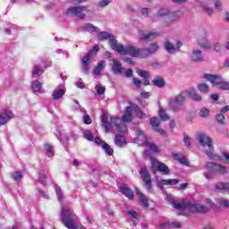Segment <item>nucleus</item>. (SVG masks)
Listing matches in <instances>:
<instances>
[{
  "label": "nucleus",
  "instance_id": "nucleus-36",
  "mask_svg": "<svg viewBox=\"0 0 229 229\" xmlns=\"http://www.w3.org/2000/svg\"><path fill=\"white\" fill-rule=\"evenodd\" d=\"M199 117H202V119H208V116L210 115V111L206 107H202L199 110Z\"/></svg>",
  "mask_w": 229,
  "mask_h": 229
},
{
  "label": "nucleus",
  "instance_id": "nucleus-63",
  "mask_svg": "<svg viewBox=\"0 0 229 229\" xmlns=\"http://www.w3.org/2000/svg\"><path fill=\"white\" fill-rule=\"evenodd\" d=\"M199 44L201 46V47H204V49H210V43H208L207 41L204 43L199 41Z\"/></svg>",
  "mask_w": 229,
  "mask_h": 229
},
{
  "label": "nucleus",
  "instance_id": "nucleus-17",
  "mask_svg": "<svg viewBox=\"0 0 229 229\" xmlns=\"http://www.w3.org/2000/svg\"><path fill=\"white\" fill-rule=\"evenodd\" d=\"M134 142H136V144H140V146L148 144V137H146L142 130L138 129L136 131V137L134 138Z\"/></svg>",
  "mask_w": 229,
  "mask_h": 229
},
{
  "label": "nucleus",
  "instance_id": "nucleus-48",
  "mask_svg": "<svg viewBox=\"0 0 229 229\" xmlns=\"http://www.w3.org/2000/svg\"><path fill=\"white\" fill-rule=\"evenodd\" d=\"M95 89H96L97 94H98V96H103V94H105L106 89L101 84H97Z\"/></svg>",
  "mask_w": 229,
  "mask_h": 229
},
{
  "label": "nucleus",
  "instance_id": "nucleus-47",
  "mask_svg": "<svg viewBox=\"0 0 229 229\" xmlns=\"http://www.w3.org/2000/svg\"><path fill=\"white\" fill-rule=\"evenodd\" d=\"M83 122L85 124H92V119H90V116L87 114V111L83 109Z\"/></svg>",
  "mask_w": 229,
  "mask_h": 229
},
{
  "label": "nucleus",
  "instance_id": "nucleus-52",
  "mask_svg": "<svg viewBox=\"0 0 229 229\" xmlns=\"http://www.w3.org/2000/svg\"><path fill=\"white\" fill-rule=\"evenodd\" d=\"M150 124L152 128H157L160 124V120L157 117L150 118Z\"/></svg>",
  "mask_w": 229,
  "mask_h": 229
},
{
  "label": "nucleus",
  "instance_id": "nucleus-5",
  "mask_svg": "<svg viewBox=\"0 0 229 229\" xmlns=\"http://www.w3.org/2000/svg\"><path fill=\"white\" fill-rule=\"evenodd\" d=\"M98 40H109L110 47L114 49V51L119 55H126L127 46L124 47L123 44L117 42L114 35L106 31L98 32Z\"/></svg>",
  "mask_w": 229,
  "mask_h": 229
},
{
  "label": "nucleus",
  "instance_id": "nucleus-4",
  "mask_svg": "<svg viewBox=\"0 0 229 229\" xmlns=\"http://www.w3.org/2000/svg\"><path fill=\"white\" fill-rule=\"evenodd\" d=\"M174 208L180 210V212H199L200 214H207L208 212V208L201 204H191L189 200L183 199L182 203H174Z\"/></svg>",
  "mask_w": 229,
  "mask_h": 229
},
{
  "label": "nucleus",
  "instance_id": "nucleus-43",
  "mask_svg": "<svg viewBox=\"0 0 229 229\" xmlns=\"http://www.w3.org/2000/svg\"><path fill=\"white\" fill-rule=\"evenodd\" d=\"M138 38H140V40H148V32L145 30H139Z\"/></svg>",
  "mask_w": 229,
  "mask_h": 229
},
{
  "label": "nucleus",
  "instance_id": "nucleus-29",
  "mask_svg": "<svg viewBox=\"0 0 229 229\" xmlns=\"http://www.w3.org/2000/svg\"><path fill=\"white\" fill-rule=\"evenodd\" d=\"M81 28L84 31H89V33H94V31H98V27L94 26L92 23H87Z\"/></svg>",
  "mask_w": 229,
  "mask_h": 229
},
{
  "label": "nucleus",
  "instance_id": "nucleus-9",
  "mask_svg": "<svg viewBox=\"0 0 229 229\" xmlns=\"http://www.w3.org/2000/svg\"><path fill=\"white\" fill-rule=\"evenodd\" d=\"M187 91H183L181 94L177 95L174 98H171L168 100V106L174 111H178V106L183 105L185 99H187Z\"/></svg>",
  "mask_w": 229,
  "mask_h": 229
},
{
  "label": "nucleus",
  "instance_id": "nucleus-42",
  "mask_svg": "<svg viewBox=\"0 0 229 229\" xmlns=\"http://www.w3.org/2000/svg\"><path fill=\"white\" fill-rule=\"evenodd\" d=\"M157 17H167L169 15V9L161 8L157 13Z\"/></svg>",
  "mask_w": 229,
  "mask_h": 229
},
{
  "label": "nucleus",
  "instance_id": "nucleus-60",
  "mask_svg": "<svg viewBox=\"0 0 229 229\" xmlns=\"http://www.w3.org/2000/svg\"><path fill=\"white\" fill-rule=\"evenodd\" d=\"M151 13V9L149 8H142L141 9V15H144V17H148Z\"/></svg>",
  "mask_w": 229,
  "mask_h": 229
},
{
  "label": "nucleus",
  "instance_id": "nucleus-26",
  "mask_svg": "<svg viewBox=\"0 0 229 229\" xmlns=\"http://www.w3.org/2000/svg\"><path fill=\"white\" fill-rule=\"evenodd\" d=\"M114 144H116L118 147L126 146V139L123 138L121 134H117L114 137Z\"/></svg>",
  "mask_w": 229,
  "mask_h": 229
},
{
  "label": "nucleus",
  "instance_id": "nucleus-14",
  "mask_svg": "<svg viewBox=\"0 0 229 229\" xmlns=\"http://www.w3.org/2000/svg\"><path fill=\"white\" fill-rule=\"evenodd\" d=\"M13 119V112L10 109H4L0 112V126L8 124Z\"/></svg>",
  "mask_w": 229,
  "mask_h": 229
},
{
  "label": "nucleus",
  "instance_id": "nucleus-41",
  "mask_svg": "<svg viewBox=\"0 0 229 229\" xmlns=\"http://www.w3.org/2000/svg\"><path fill=\"white\" fill-rule=\"evenodd\" d=\"M83 135L84 139H86V140H89L90 142H94V140H96V138L94 139L92 132L89 130H85Z\"/></svg>",
  "mask_w": 229,
  "mask_h": 229
},
{
  "label": "nucleus",
  "instance_id": "nucleus-40",
  "mask_svg": "<svg viewBox=\"0 0 229 229\" xmlns=\"http://www.w3.org/2000/svg\"><path fill=\"white\" fill-rule=\"evenodd\" d=\"M133 112H135L138 119H144L146 117V113L140 110L138 106H136V108L133 109Z\"/></svg>",
  "mask_w": 229,
  "mask_h": 229
},
{
  "label": "nucleus",
  "instance_id": "nucleus-37",
  "mask_svg": "<svg viewBox=\"0 0 229 229\" xmlns=\"http://www.w3.org/2000/svg\"><path fill=\"white\" fill-rule=\"evenodd\" d=\"M47 180V176L46 175V173L41 172V173L38 174L37 182L41 183V185H46Z\"/></svg>",
  "mask_w": 229,
  "mask_h": 229
},
{
  "label": "nucleus",
  "instance_id": "nucleus-6",
  "mask_svg": "<svg viewBox=\"0 0 229 229\" xmlns=\"http://www.w3.org/2000/svg\"><path fill=\"white\" fill-rule=\"evenodd\" d=\"M61 219L63 225L68 229H78L80 228V223L74 219V212L68 207L64 206L61 208Z\"/></svg>",
  "mask_w": 229,
  "mask_h": 229
},
{
  "label": "nucleus",
  "instance_id": "nucleus-50",
  "mask_svg": "<svg viewBox=\"0 0 229 229\" xmlns=\"http://www.w3.org/2000/svg\"><path fill=\"white\" fill-rule=\"evenodd\" d=\"M165 226H172V228H182V224L180 222H168L164 224Z\"/></svg>",
  "mask_w": 229,
  "mask_h": 229
},
{
  "label": "nucleus",
  "instance_id": "nucleus-18",
  "mask_svg": "<svg viewBox=\"0 0 229 229\" xmlns=\"http://www.w3.org/2000/svg\"><path fill=\"white\" fill-rule=\"evenodd\" d=\"M180 183V180L178 179H163L157 182V187L160 189H164V185H178Z\"/></svg>",
  "mask_w": 229,
  "mask_h": 229
},
{
  "label": "nucleus",
  "instance_id": "nucleus-35",
  "mask_svg": "<svg viewBox=\"0 0 229 229\" xmlns=\"http://www.w3.org/2000/svg\"><path fill=\"white\" fill-rule=\"evenodd\" d=\"M45 151L48 157H55V148L49 144L45 145Z\"/></svg>",
  "mask_w": 229,
  "mask_h": 229
},
{
  "label": "nucleus",
  "instance_id": "nucleus-2",
  "mask_svg": "<svg viewBox=\"0 0 229 229\" xmlns=\"http://www.w3.org/2000/svg\"><path fill=\"white\" fill-rule=\"evenodd\" d=\"M160 49L158 43H151L148 48H139L131 45H128L125 55H130L133 58H148L150 55H155Z\"/></svg>",
  "mask_w": 229,
  "mask_h": 229
},
{
  "label": "nucleus",
  "instance_id": "nucleus-44",
  "mask_svg": "<svg viewBox=\"0 0 229 229\" xmlns=\"http://www.w3.org/2000/svg\"><path fill=\"white\" fill-rule=\"evenodd\" d=\"M145 146H147V148L153 151V153H158L160 151V149L155 143H149V141H148Z\"/></svg>",
  "mask_w": 229,
  "mask_h": 229
},
{
  "label": "nucleus",
  "instance_id": "nucleus-58",
  "mask_svg": "<svg viewBox=\"0 0 229 229\" xmlns=\"http://www.w3.org/2000/svg\"><path fill=\"white\" fill-rule=\"evenodd\" d=\"M183 138H184L185 146H187L189 148L191 146V142H192V140H191V138L187 134H184Z\"/></svg>",
  "mask_w": 229,
  "mask_h": 229
},
{
  "label": "nucleus",
  "instance_id": "nucleus-46",
  "mask_svg": "<svg viewBox=\"0 0 229 229\" xmlns=\"http://www.w3.org/2000/svg\"><path fill=\"white\" fill-rule=\"evenodd\" d=\"M205 203L208 205V207H210L213 210H216V212L219 210V207L212 202L210 199H206Z\"/></svg>",
  "mask_w": 229,
  "mask_h": 229
},
{
  "label": "nucleus",
  "instance_id": "nucleus-33",
  "mask_svg": "<svg viewBox=\"0 0 229 229\" xmlns=\"http://www.w3.org/2000/svg\"><path fill=\"white\" fill-rule=\"evenodd\" d=\"M31 89L34 92H42V83L38 81H35L32 82Z\"/></svg>",
  "mask_w": 229,
  "mask_h": 229
},
{
  "label": "nucleus",
  "instance_id": "nucleus-28",
  "mask_svg": "<svg viewBox=\"0 0 229 229\" xmlns=\"http://www.w3.org/2000/svg\"><path fill=\"white\" fill-rule=\"evenodd\" d=\"M120 192H123L128 199H133V191L130 188H120Z\"/></svg>",
  "mask_w": 229,
  "mask_h": 229
},
{
  "label": "nucleus",
  "instance_id": "nucleus-11",
  "mask_svg": "<svg viewBox=\"0 0 229 229\" xmlns=\"http://www.w3.org/2000/svg\"><path fill=\"white\" fill-rule=\"evenodd\" d=\"M206 169L216 174H228V167L215 162L207 163Z\"/></svg>",
  "mask_w": 229,
  "mask_h": 229
},
{
  "label": "nucleus",
  "instance_id": "nucleus-1",
  "mask_svg": "<svg viewBox=\"0 0 229 229\" xmlns=\"http://www.w3.org/2000/svg\"><path fill=\"white\" fill-rule=\"evenodd\" d=\"M137 108V105L132 104L126 107L124 114L122 119L115 116L107 117L106 114L102 115V126L105 128L106 133L110 131H118V133H126L128 127L126 123H131V114Z\"/></svg>",
  "mask_w": 229,
  "mask_h": 229
},
{
  "label": "nucleus",
  "instance_id": "nucleus-3",
  "mask_svg": "<svg viewBox=\"0 0 229 229\" xmlns=\"http://www.w3.org/2000/svg\"><path fill=\"white\" fill-rule=\"evenodd\" d=\"M196 137L199 146H202L205 155H207L210 160H218L219 157L214 154V142L212 141V138L204 132H198Z\"/></svg>",
  "mask_w": 229,
  "mask_h": 229
},
{
  "label": "nucleus",
  "instance_id": "nucleus-16",
  "mask_svg": "<svg viewBox=\"0 0 229 229\" xmlns=\"http://www.w3.org/2000/svg\"><path fill=\"white\" fill-rule=\"evenodd\" d=\"M94 142H95V144L101 146L102 149L105 150L106 155H109V157H111V155H114V148H112V147H110V145H108L106 142L103 141L101 139L97 137V138H95Z\"/></svg>",
  "mask_w": 229,
  "mask_h": 229
},
{
  "label": "nucleus",
  "instance_id": "nucleus-56",
  "mask_svg": "<svg viewBox=\"0 0 229 229\" xmlns=\"http://www.w3.org/2000/svg\"><path fill=\"white\" fill-rule=\"evenodd\" d=\"M111 3L112 0H101L98 2V6H100V8H105V6H108Z\"/></svg>",
  "mask_w": 229,
  "mask_h": 229
},
{
  "label": "nucleus",
  "instance_id": "nucleus-27",
  "mask_svg": "<svg viewBox=\"0 0 229 229\" xmlns=\"http://www.w3.org/2000/svg\"><path fill=\"white\" fill-rule=\"evenodd\" d=\"M197 89L202 94H208V92L210 91V88L208 87V84H207V83L198 84Z\"/></svg>",
  "mask_w": 229,
  "mask_h": 229
},
{
  "label": "nucleus",
  "instance_id": "nucleus-23",
  "mask_svg": "<svg viewBox=\"0 0 229 229\" xmlns=\"http://www.w3.org/2000/svg\"><path fill=\"white\" fill-rule=\"evenodd\" d=\"M105 67H106V61H99L98 66L93 70L94 76H99V74H101V71H103Z\"/></svg>",
  "mask_w": 229,
  "mask_h": 229
},
{
  "label": "nucleus",
  "instance_id": "nucleus-59",
  "mask_svg": "<svg viewBox=\"0 0 229 229\" xmlns=\"http://www.w3.org/2000/svg\"><path fill=\"white\" fill-rule=\"evenodd\" d=\"M127 214H129V216H131V217L133 219H139V214L134 210H129L127 211Z\"/></svg>",
  "mask_w": 229,
  "mask_h": 229
},
{
  "label": "nucleus",
  "instance_id": "nucleus-34",
  "mask_svg": "<svg viewBox=\"0 0 229 229\" xmlns=\"http://www.w3.org/2000/svg\"><path fill=\"white\" fill-rule=\"evenodd\" d=\"M42 72V66H40L39 64H35L34 69L32 71V76H34V78H37V76H40Z\"/></svg>",
  "mask_w": 229,
  "mask_h": 229
},
{
  "label": "nucleus",
  "instance_id": "nucleus-24",
  "mask_svg": "<svg viewBox=\"0 0 229 229\" xmlns=\"http://www.w3.org/2000/svg\"><path fill=\"white\" fill-rule=\"evenodd\" d=\"M213 191H229V182H217L213 187Z\"/></svg>",
  "mask_w": 229,
  "mask_h": 229
},
{
  "label": "nucleus",
  "instance_id": "nucleus-39",
  "mask_svg": "<svg viewBox=\"0 0 229 229\" xmlns=\"http://www.w3.org/2000/svg\"><path fill=\"white\" fill-rule=\"evenodd\" d=\"M98 51H99V47L95 46L85 56H89V59L90 60V58L98 55Z\"/></svg>",
  "mask_w": 229,
  "mask_h": 229
},
{
  "label": "nucleus",
  "instance_id": "nucleus-20",
  "mask_svg": "<svg viewBox=\"0 0 229 229\" xmlns=\"http://www.w3.org/2000/svg\"><path fill=\"white\" fill-rule=\"evenodd\" d=\"M65 92H66L65 88L55 89L53 91L52 98L53 99H55V100L62 99V98L65 96Z\"/></svg>",
  "mask_w": 229,
  "mask_h": 229
},
{
  "label": "nucleus",
  "instance_id": "nucleus-31",
  "mask_svg": "<svg viewBox=\"0 0 229 229\" xmlns=\"http://www.w3.org/2000/svg\"><path fill=\"white\" fill-rule=\"evenodd\" d=\"M216 203H218L220 207H223V208H229V199L225 197L218 199Z\"/></svg>",
  "mask_w": 229,
  "mask_h": 229
},
{
  "label": "nucleus",
  "instance_id": "nucleus-45",
  "mask_svg": "<svg viewBox=\"0 0 229 229\" xmlns=\"http://www.w3.org/2000/svg\"><path fill=\"white\" fill-rule=\"evenodd\" d=\"M11 177L13 180H14V182H21V180H22V174L21 172H13L11 174Z\"/></svg>",
  "mask_w": 229,
  "mask_h": 229
},
{
  "label": "nucleus",
  "instance_id": "nucleus-7",
  "mask_svg": "<svg viewBox=\"0 0 229 229\" xmlns=\"http://www.w3.org/2000/svg\"><path fill=\"white\" fill-rule=\"evenodd\" d=\"M205 80L210 81L214 87L219 89L220 90H229V82L225 81L221 77L218 75L214 74H205Z\"/></svg>",
  "mask_w": 229,
  "mask_h": 229
},
{
  "label": "nucleus",
  "instance_id": "nucleus-55",
  "mask_svg": "<svg viewBox=\"0 0 229 229\" xmlns=\"http://www.w3.org/2000/svg\"><path fill=\"white\" fill-rule=\"evenodd\" d=\"M121 76H126V78H131L133 76V70L131 69H124L123 74H120Z\"/></svg>",
  "mask_w": 229,
  "mask_h": 229
},
{
  "label": "nucleus",
  "instance_id": "nucleus-54",
  "mask_svg": "<svg viewBox=\"0 0 229 229\" xmlns=\"http://www.w3.org/2000/svg\"><path fill=\"white\" fill-rule=\"evenodd\" d=\"M160 37V32H148V40H155V38H158Z\"/></svg>",
  "mask_w": 229,
  "mask_h": 229
},
{
  "label": "nucleus",
  "instance_id": "nucleus-32",
  "mask_svg": "<svg viewBox=\"0 0 229 229\" xmlns=\"http://www.w3.org/2000/svg\"><path fill=\"white\" fill-rule=\"evenodd\" d=\"M89 64H90V59H89V55L84 56L82 58V71L86 73L89 72Z\"/></svg>",
  "mask_w": 229,
  "mask_h": 229
},
{
  "label": "nucleus",
  "instance_id": "nucleus-49",
  "mask_svg": "<svg viewBox=\"0 0 229 229\" xmlns=\"http://www.w3.org/2000/svg\"><path fill=\"white\" fill-rule=\"evenodd\" d=\"M137 74L139 76H140V78H145V79H148L149 78V73L148 72V71H144V70H137L136 71Z\"/></svg>",
  "mask_w": 229,
  "mask_h": 229
},
{
  "label": "nucleus",
  "instance_id": "nucleus-57",
  "mask_svg": "<svg viewBox=\"0 0 229 229\" xmlns=\"http://www.w3.org/2000/svg\"><path fill=\"white\" fill-rule=\"evenodd\" d=\"M203 11L205 13H208V15H212V13H214V9L212 7H208V5L203 6Z\"/></svg>",
  "mask_w": 229,
  "mask_h": 229
},
{
  "label": "nucleus",
  "instance_id": "nucleus-62",
  "mask_svg": "<svg viewBox=\"0 0 229 229\" xmlns=\"http://www.w3.org/2000/svg\"><path fill=\"white\" fill-rule=\"evenodd\" d=\"M222 157V161L225 164H229V153L224 152Z\"/></svg>",
  "mask_w": 229,
  "mask_h": 229
},
{
  "label": "nucleus",
  "instance_id": "nucleus-64",
  "mask_svg": "<svg viewBox=\"0 0 229 229\" xmlns=\"http://www.w3.org/2000/svg\"><path fill=\"white\" fill-rule=\"evenodd\" d=\"M221 6H222L221 1L216 0L215 2V8H216V10H218V12H221Z\"/></svg>",
  "mask_w": 229,
  "mask_h": 229
},
{
  "label": "nucleus",
  "instance_id": "nucleus-12",
  "mask_svg": "<svg viewBox=\"0 0 229 229\" xmlns=\"http://www.w3.org/2000/svg\"><path fill=\"white\" fill-rule=\"evenodd\" d=\"M182 46V41H177L175 45L174 43L171 42L169 39H165L164 41V47L169 55H175V53H178Z\"/></svg>",
  "mask_w": 229,
  "mask_h": 229
},
{
  "label": "nucleus",
  "instance_id": "nucleus-30",
  "mask_svg": "<svg viewBox=\"0 0 229 229\" xmlns=\"http://www.w3.org/2000/svg\"><path fill=\"white\" fill-rule=\"evenodd\" d=\"M55 191L58 201L62 203L64 201V191H62V188L58 185H55Z\"/></svg>",
  "mask_w": 229,
  "mask_h": 229
},
{
  "label": "nucleus",
  "instance_id": "nucleus-61",
  "mask_svg": "<svg viewBox=\"0 0 229 229\" xmlns=\"http://www.w3.org/2000/svg\"><path fill=\"white\" fill-rule=\"evenodd\" d=\"M72 110H80V103H78L76 100H72Z\"/></svg>",
  "mask_w": 229,
  "mask_h": 229
},
{
  "label": "nucleus",
  "instance_id": "nucleus-10",
  "mask_svg": "<svg viewBox=\"0 0 229 229\" xmlns=\"http://www.w3.org/2000/svg\"><path fill=\"white\" fill-rule=\"evenodd\" d=\"M87 7L85 6H72L69 7L66 11L68 17H77L78 19L83 20L87 17Z\"/></svg>",
  "mask_w": 229,
  "mask_h": 229
},
{
  "label": "nucleus",
  "instance_id": "nucleus-38",
  "mask_svg": "<svg viewBox=\"0 0 229 229\" xmlns=\"http://www.w3.org/2000/svg\"><path fill=\"white\" fill-rule=\"evenodd\" d=\"M159 117L161 121H169L171 117H169V114H165V109L160 107L159 108Z\"/></svg>",
  "mask_w": 229,
  "mask_h": 229
},
{
  "label": "nucleus",
  "instance_id": "nucleus-53",
  "mask_svg": "<svg viewBox=\"0 0 229 229\" xmlns=\"http://www.w3.org/2000/svg\"><path fill=\"white\" fill-rule=\"evenodd\" d=\"M216 119L219 124H225V114L223 113L216 114Z\"/></svg>",
  "mask_w": 229,
  "mask_h": 229
},
{
  "label": "nucleus",
  "instance_id": "nucleus-15",
  "mask_svg": "<svg viewBox=\"0 0 229 229\" xmlns=\"http://www.w3.org/2000/svg\"><path fill=\"white\" fill-rule=\"evenodd\" d=\"M111 71L113 74L116 76H121V74H124V67H123V63L117 59L111 60Z\"/></svg>",
  "mask_w": 229,
  "mask_h": 229
},
{
  "label": "nucleus",
  "instance_id": "nucleus-19",
  "mask_svg": "<svg viewBox=\"0 0 229 229\" xmlns=\"http://www.w3.org/2000/svg\"><path fill=\"white\" fill-rule=\"evenodd\" d=\"M190 58L192 62H202L203 53L199 49H193Z\"/></svg>",
  "mask_w": 229,
  "mask_h": 229
},
{
  "label": "nucleus",
  "instance_id": "nucleus-51",
  "mask_svg": "<svg viewBox=\"0 0 229 229\" xmlns=\"http://www.w3.org/2000/svg\"><path fill=\"white\" fill-rule=\"evenodd\" d=\"M223 49H224L223 43H221V42H216V43L214 45V51H216V53H221V51H223Z\"/></svg>",
  "mask_w": 229,
  "mask_h": 229
},
{
  "label": "nucleus",
  "instance_id": "nucleus-8",
  "mask_svg": "<svg viewBox=\"0 0 229 229\" xmlns=\"http://www.w3.org/2000/svg\"><path fill=\"white\" fill-rule=\"evenodd\" d=\"M149 158H150L151 170L154 173H157V172L161 173V174H164V175H167L171 174V170L165 164L157 160L153 157H150Z\"/></svg>",
  "mask_w": 229,
  "mask_h": 229
},
{
  "label": "nucleus",
  "instance_id": "nucleus-25",
  "mask_svg": "<svg viewBox=\"0 0 229 229\" xmlns=\"http://www.w3.org/2000/svg\"><path fill=\"white\" fill-rule=\"evenodd\" d=\"M153 85L158 89H164L165 87V81L162 77H157L152 81Z\"/></svg>",
  "mask_w": 229,
  "mask_h": 229
},
{
  "label": "nucleus",
  "instance_id": "nucleus-21",
  "mask_svg": "<svg viewBox=\"0 0 229 229\" xmlns=\"http://www.w3.org/2000/svg\"><path fill=\"white\" fill-rule=\"evenodd\" d=\"M136 194L139 198L140 203H141V205H143V207H145V208H148V207H149V204L148 203V198L146 197V195H144L142 192H140V191H139V189H136Z\"/></svg>",
  "mask_w": 229,
  "mask_h": 229
},
{
  "label": "nucleus",
  "instance_id": "nucleus-22",
  "mask_svg": "<svg viewBox=\"0 0 229 229\" xmlns=\"http://www.w3.org/2000/svg\"><path fill=\"white\" fill-rule=\"evenodd\" d=\"M187 93V97L191 98V99H192L193 101H197L199 102L201 101L202 98L200 95H199L195 89H189L186 90Z\"/></svg>",
  "mask_w": 229,
  "mask_h": 229
},
{
  "label": "nucleus",
  "instance_id": "nucleus-13",
  "mask_svg": "<svg viewBox=\"0 0 229 229\" xmlns=\"http://www.w3.org/2000/svg\"><path fill=\"white\" fill-rule=\"evenodd\" d=\"M140 174L141 176L142 181L145 183L147 191L150 192L153 185L151 184V175H149V171L147 167H143L140 170Z\"/></svg>",
  "mask_w": 229,
  "mask_h": 229
}]
</instances>
